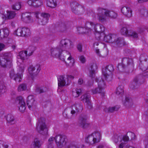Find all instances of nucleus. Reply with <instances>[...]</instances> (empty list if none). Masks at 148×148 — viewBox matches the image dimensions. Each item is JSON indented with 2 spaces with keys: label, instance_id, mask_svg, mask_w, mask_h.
Wrapping results in <instances>:
<instances>
[{
  "label": "nucleus",
  "instance_id": "nucleus-1",
  "mask_svg": "<svg viewBox=\"0 0 148 148\" xmlns=\"http://www.w3.org/2000/svg\"><path fill=\"white\" fill-rule=\"evenodd\" d=\"M99 27L100 30L97 31L95 34L96 39L101 41H104L106 42H110L115 44L116 47H121L124 45V39L123 38L118 37L115 34H110L105 36L103 32L105 29L103 26L100 25L97 26Z\"/></svg>",
  "mask_w": 148,
  "mask_h": 148
},
{
  "label": "nucleus",
  "instance_id": "nucleus-2",
  "mask_svg": "<svg viewBox=\"0 0 148 148\" xmlns=\"http://www.w3.org/2000/svg\"><path fill=\"white\" fill-rule=\"evenodd\" d=\"M50 52L52 56L58 58L62 61H65L66 65L71 67L74 65L75 61L70 52L62 49L58 46L56 48L50 49Z\"/></svg>",
  "mask_w": 148,
  "mask_h": 148
},
{
  "label": "nucleus",
  "instance_id": "nucleus-3",
  "mask_svg": "<svg viewBox=\"0 0 148 148\" xmlns=\"http://www.w3.org/2000/svg\"><path fill=\"white\" fill-rule=\"evenodd\" d=\"M98 13L97 14V18L101 22L106 21V17L115 18L117 16V14L112 11L99 8L98 9Z\"/></svg>",
  "mask_w": 148,
  "mask_h": 148
},
{
  "label": "nucleus",
  "instance_id": "nucleus-4",
  "mask_svg": "<svg viewBox=\"0 0 148 148\" xmlns=\"http://www.w3.org/2000/svg\"><path fill=\"white\" fill-rule=\"evenodd\" d=\"M36 130L39 133L45 137L49 136V129L43 118H41L39 119L36 124Z\"/></svg>",
  "mask_w": 148,
  "mask_h": 148
},
{
  "label": "nucleus",
  "instance_id": "nucleus-5",
  "mask_svg": "<svg viewBox=\"0 0 148 148\" xmlns=\"http://www.w3.org/2000/svg\"><path fill=\"white\" fill-rule=\"evenodd\" d=\"M54 140L57 146L60 148L62 147L66 143L65 136L62 135H58L55 137H51L48 139V144L53 145Z\"/></svg>",
  "mask_w": 148,
  "mask_h": 148
},
{
  "label": "nucleus",
  "instance_id": "nucleus-6",
  "mask_svg": "<svg viewBox=\"0 0 148 148\" xmlns=\"http://www.w3.org/2000/svg\"><path fill=\"white\" fill-rule=\"evenodd\" d=\"M25 67V65L21 64L18 69V72L16 74H15L13 71H11L10 74V78L16 82H21Z\"/></svg>",
  "mask_w": 148,
  "mask_h": 148
},
{
  "label": "nucleus",
  "instance_id": "nucleus-7",
  "mask_svg": "<svg viewBox=\"0 0 148 148\" xmlns=\"http://www.w3.org/2000/svg\"><path fill=\"white\" fill-rule=\"evenodd\" d=\"M101 134L98 132H95L89 135L86 139V142L91 145L99 142L101 139Z\"/></svg>",
  "mask_w": 148,
  "mask_h": 148
},
{
  "label": "nucleus",
  "instance_id": "nucleus-8",
  "mask_svg": "<svg viewBox=\"0 0 148 148\" xmlns=\"http://www.w3.org/2000/svg\"><path fill=\"white\" fill-rule=\"evenodd\" d=\"M114 70L113 66L112 64L109 65L103 68L102 74L106 80L109 81L112 80V73Z\"/></svg>",
  "mask_w": 148,
  "mask_h": 148
},
{
  "label": "nucleus",
  "instance_id": "nucleus-9",
  "mask_svg": "<svg viewBox=\"0 0 148 148\" xmlns=\"http://www.w3.org/2000/svg\"><path fill=\"white\" fill-rule=\"evenodd\" d=\"M86 28L79 27L77 28V30L80 34L88 33L91 31V28H93L96 32L97 28L95 24L91 22H87L86 23Z\"/></svg>",
  "mask_w": 148,
  "mask_h": 148
},
{
  "label": "nucleus",
  "instance_id": "nucleus-10",
  "mask_svg": "<svg viewBox=\"0 0 148 148\" xmlns=\"http://www.w3.org/2000/svg\"><path fill=\"white\" fill-rule=\"evenodd\" d=\"M96 81L98 83V87L92 89V92L94 94L100 93L101 95L103 96L104 93L103 92H102L103 88V86L105 84L104 80L101 77H99L96 78Z\"/></svg>",
  "mask_w": 148,
  "mask_h": 148
},
{
  "label": "nucleus",
  "instance_id": "nucleus-11",
  "mask_svg": "<svg viewBox=\"0 0 148 148\" xmlns=\"http://www.w3.org/2000/svg\"><path fill=\"white\" fill-rule=\"evenodd\" d=\"M27 51H22L19 53L18 57L22 60L27 59V56L32 55L34 51V48L33 47L30 46L27 49Z\"/></svg>",
  "mask_w": 148,
  "mask_h": 148
},
{
  "label": "nucleus",
  "instance_id": "nucleus-12",
  "mask_svg": "<svg viewBox=\"0 0 148 148\" xmlns=\"http://www.w3.org/2000/svg\"><path fill=\"white\" fill-rule=\"evenodd\" d=\"M128 26L127 25H123L122 27L121 30V34L122 35L126 36H130L133 38H137L138 36V34L135 32H133L129 33L128 32Z\"/></svg>",
  "mask_w": 148,
  "mask_h": 148
},
{
  "label": "nucleus",
  "instance_id": "nucleus-13",
  "mask_svg": "<svg viewBox=\"0 0 148 148\" xmlns=\"http://www.w3.org/2000/svg\"><path fill=\"white\" fill-rule=\"evenodd\" d=\"M40 70V65L36 64L35 66L31 65L28 69V71L32 78L36 76L39 73Z\"/></svg>",
  "mask_w": 148,
  "mask_h": 148
},
{
  "label": "nucleus",
  "instance_id": "nucleus-14",
  "mask_svg": "<svg viewBox=\"0 0 148 148\" xmlns=\"http://www.w3.org/2000/svg\"><path fill=\"white\" fill-rule=\"evenodd\" d=\"M15 101L20 111L23 112L25 109V103L23 97L21 96L17 97Z\"/></svg>",
  "mask_w": 148,
  "mask_h": 148
},
{
  "label": "nucleus",
  "instance_id": "nucleus-15",
  "mask_svg": "<svg viewBox=\"0 0 148 148\" xmlns=\"http://www.w3.org/2000/svg\"><path fill=\"white\" fill-rule=\"evenodd\" d=\"M71 113L72 115L75 114L76 112L82 111L83 109V106L81 103H77L74 104L71 108Z\"/></svg>",
  "mask_w": 148,
  "mask_h": 148
},
{
  "label": "nucleus",
  "instance_id": "nucleus-16",
  "mask_svg": "<svg viewBox=\"0 0 148 148\" xmlns=\"http://www.w3.org/2000/svg\"><path fill=\"white\" fill-rule=\"evenodd\" d=\"M112 139L115 143H117L118 142H121L122 140L124 142H127L129 140V138L126 135L122 136L120 135H115L113 137Z\"/></svg>",
  "mask_w": 148,
  "mask_h": 148
},
{
  "label": "nucleus",
  "instance_id": "nucleus-17",
  "mask_svg": "<svg viewBox=\"0 0 148 148\" xmlns=\"http://www.w3.org/2000/svg\"><path fill=\"white\" fill-rule=\"evenodd\" d=\"M90 94L88 93L85 94L81 97V100L84 102L88 108H90L91 106L90 101Z\"/></svg>",
  "mask_w": 148,
  "mask_h": 148
},
{
  "label": "nucleus",
  "instance_id": "nucleus-18",
  "mask_svg": "<svg viewBox=\"0 0 148 148\" xmlns=\"http://www.w3.org/2000/svg\"><path fill=\"white\" fill-rule=\"evenodd\" d=\"M43 0H28L27 3L30 6L38 8L43 5Z\"/></svg>",
  "mask_w": 148,
  "mask_h": 148
},
{
  "label": "nucleus",
  "instance_id": "nucleus-19",
  "mask_svg": "<svg viewBox=\"0 0 148 148\" xmlns=\"http://www.w3.org/2000/svg\"><path fill=\"white\" fill-rule=\"evenodd\" d=\"M123 103L126 108H130L132 107L134 104L133 100L131 98L126 97L125 99L123 101Z\"/></svg>",
  "mask_w": 148,
  "mask_h": 148
},
{
  "label": "nucleus",
  "instance_id": "nucleus-20",
  "mask_svg": "<svg viewBox=\"0 0 148 148\" xmlns=\"http://www.w3.org/2000/svg\"><path fill=\"white\" fill-rule=\"evenodd\" d=\"M72 43V42L70 40L67 39H63L61 40L58 46L63 50H65L69 44L71 45Z\"/></svg>",
  "mask_w": 148,
  "mask_h": 148
},
{
  "label": "nucleus",
  "instance_id": "nucleus-21",
  "mask_svg": "<svg viewBox=\"0 0 148 148\" xmlns=\"http://www.w3.org/2000/svg\"><path fill=\"white\" fill-rule=\"evenodd\" d=\"M27 102L28 108L30 110H32L35 108V105L34 104L35 100L33 96L31 95L28 96L27 98Z\"/></svg>",
  "mask_w": 148,
  "mask_h": 148
},
{
  "label": "nucleus",
  "instance_id": "nucleus-22",
  "mask_svg": "<svg viewBox=\"0 0 148 148\" xmlns=\"http://www.w3.org/2000/svg\"><path fill=\"white\" fill-rule=\"evenodd\" d=\"M121 11L123 14L127 17L130 18L132 16V11L130 7H124L121 9Z\"/></svg>",
  "mask_w": 148,
  "mask_h": 148
},
{
  "label": "nucleus",
  "instance_id": "nucleus-23",
  "mask_svg": "<svg viewBox=\"0 0 148 148\" xmlns=\"http://www.w3.org/2000/svg\"><path fill=\"white\" fill-rule=\"evenodd\" d=\"M42 144L41 140L38 138H35L32 144V148H40Z\"/></svg>",
  "mask_w": 148,
  "mask_h": 148
},
{
  "label": "nucleus",
  "instance_id": "nucleus-24",
  "mask_svg": "<svg viewBox=\"0 0 148 148\" xmlns=\"http://www.w3.org/2000/svg\"><path fill=\"white\" fill-rule=\"evenodd\" d=\"M71 5L72 12L75 14H78V11L80 9H82V6L76 2L71 3Z\"/></svg>",
  "mask_w": 148,
  "mask_h": 148
},
{
  "label": "nucleus",
  "instance_id": "nucleus-25",
  "mask_svg": "<svg viewBox=\"0 0 148 148\" xmlns=\"http://www.w3.org/2000/svg\"><path fill=\"white\" fill-rule=\"evenodd\" d=\"M87 118L86 116L81 115L80 116L79 121V126L82 127H84L87 124Z\"/></svg>",
  "mask_w": 148,
  "mask_h": 148
},
{
  "label": "nucleus",
  "instance_id": "nucleus-26",
  "mask_svg": "<svg viewBox=\"0 0 148 148\" xmlns=\"http://www.w3.org/2000/svg\"><path fill=\"white\" fill-rule=\"evenodd\" d=\"M58 79V86L59 87H62L65 85L67 82L66 77L62 75L60 76Z\"/></svg>",
  "mask_w": 148,
  "mask_h": 148
},
{
  "label": "nucleus",
  "instance_id": "nucleus-27",
  "mask_svg": "<svg viewBox=\"0 0 148 148\" xmlns=\"http://www.w3.org/2000/svg\"><path fill=\"white\" fill-rule=\"evenodd\" d=\"M21 18L23 20L25 23H28L32 21L31 16L28 15L27 13L23 14Z\"/></svg>",
  "mask_w": 148,
  "mask_h": 148
},
{
  "label": "nucleus",
  "instance_id": "nucleus-28",
  "mask_svg": "<svg viewBox=\"0 0 148 148\" xmlns=\"http://www.w3.org/2000/svg\"><path fill=\"white\" fill-rule=\"evenodd\" d=\"M11 64L10 61H8L4 57L0 59V65L3 67H6L9 65H10Z\"/></svg>",
  "mask_w": 148,
  "mask_h": 148
},
{
  "label": "nucleus",
  "instance_id": "nucleus-29",
  "mask_svg": "<svg viewBox=\"0 0 148 148\" xmlns=\"http://www.w3.org/2000/svg\"><path fill=\"white\" fill-rule=\"evenodd\" d=\"M120 108L119 106H116L114 107H110L104 109L105 112H112L114 111H117Z\"/></svg>",
  "mask_w": 148,
  "mask_h": 148
},
{
  "label": "nucleus",
  "instance_id": "nucleus-30",
  "mask_svg": "<svg viewBox=\"0 0 148 148\" xmlns=\"http://www.w3.org/2000/svg\"><path fill=\"white\" fill-rule=\"evenodd\" d=\"M6 119L7 123L10 125L13 124L15 123L14 118V116L11 114H8L6 117Z\"/></svg>",
  "mask_w": 148,
  "mask_h": 148
},
{
  "label": "nucleus",
  "instance_id": "nucleus-31",
  "mask_svg": "<svg viewBox=\"0 0 148 148\" xmlns=\"http://www.w3.org/2000/svg\"><path fill=\"white\" fill-rule=\"evenodd\" d=\"M47 5L51 8H54L57 5L56 0H48L47 1Z\"/></svg>",
  "mask_w": 148,
  "mask_h": 148
},
{
  "label": "nucleus",
  "instance_id": "nucleus-32",
  "mask_svg": "<svg viewBox=\"0 0 148 148\" xmlns=\"http://www.w3.org/2000/svg\"><path fill=\"white\" fill-rule=\"evenodd\" d=\"M144 82V80L140 79L138 77H136L134 79V86L140 85Z\"/></svg>",
  "mask_w": 148,
  "mask_h": 148
},
{
  "label": "nucleus",
  "instance_id": "nucleus-33",
  "mask_svg": "<svg viewBox=\"0 0 148 148\" xmlns=\"http://www.w3.org/2000/svg\"><path fill=\"white\" fill-rule=\"evenodd\" d=\"M22 36L25 37L29 35L30 34V30L26 27H22Z\"/></svg>",
  "mask_w": 148,
  "mask_h": 148
},
{
  "label": "nucleus",
  "instance_id": "nucleus-34",
  "mask_svg": "<svg viewBox=\"0 0 148 148\" xmlns=\"http://www.w3.org/2000/svg\"><path fill=\"white\" fill-rule=\"evenodd\" d=\"M3 55V57L5 58L8 61H10V62L11 63L13 57L12 54L11 52H8L4 53Z\"/></svg>",
  "mask_w": 148,
  "mask_h": 148
},
{
  "label": "nucleus",
  "instance_id": "nucleus-35",
  "mask_svg": "<svg viewBox=\"0 0 148 148\" xmlns=\"http://www.w3.org/2000/svg\"><path fill=\"white\" fill-rule=\"evenodd\" d=\"M94 67H96V65L93 64L91 65L90 68H89L90 75L91 77H94L95 75Z\"/></svg>",
  "mask_w": 148,
  "mask_h": 148
},
{
  "label": "nucleus",
  "instance_id": "nucleus-36",
  "mask_svg": "<svg viewBox=\"0 0 148 148\" xmlns=\"http://www.w3.org/2000/svg\"><path fill=\"white\" fill-rule=\"evenodd\" d=\"M82 90L80 88H76L73 91V96L75 97H78L81 93Z\"/></svg>",
  "mask_w": 148,
  "mask_h": 148
},
{
  "label": "nucleus",
  "instance_id": "nucleus-37",
  "mask_svg": "<svg viewBox=\"0 0 148 148\" xmlns=\"http://www.w3.org/2000/svg\"><path fill=\"white\" fill-rule=\"evenodd\" d=\"M7 16L8 19H11L13 18L15 16L16 14L13 11H7Z\"/></svg>",
  "mask_w": 148,
  "mask_h": 148
},
{
  "label": "nucleus",
  "instance_id": "nucleus-38",
  "mask_svg": "<svg viewBox=\"0 0 148 148\" xmlns=\"http://www.w3.org/2000/svg\"><path fill=\"white\" fill-rule=\"evenodd\" d=\"M132 60L127 58H123L122 60V63L124 65H127L129 64L132 62Z\"/></svg>",
  "mask_w": 148,
  "mask_h": 148
},
{
  "label": "nucleus",
  "instance_id": "nucleus-39",
  "mask_svg": "<svg viewBox=\"0 0 148 148\" xmlns=\"http://www.w3.org/2000/svg\"><path fill=\"white\" fill-rule=\"evenodd\" d=\"M123 93V86H119L116 89V94L118 95H122Z\"/></svg>",
  "mask_w": 148,
  "mask_h": 148
},
{
  "label": "nucleus",
  "instance_id": "nucleus-40",
  "mask_svg": "<svg viewBox=\"0 0 148 148\" xmlns=\"http://www.w3.org/2000/svg\"><path fill=\"white\" fill-rule=\"evenodd\" d=\"M21 7V4L20 2L15 3L12 6V8L13 10H18Z\"/></svg>",
  "mask_w": 148,
  "mask_h": 148
},
{
  "label": "nucleus",
  "instance_id": "nucleus-41",
  "mask_svg": "<svg viewBox=\"0 0 148 148\" xmlns=\"http://www.w3.org/2000/svg\"><path fill=\"white\" fill-rule=\"evenodd\" d=\"M22 28H18L14 31V34L18 36H22Z\"/></svg>",
  "mask_w": 148,
  "mask_h": 148
},
{
  "label": "nucleus",
  "instance_id": "nucleus-42",
  "mask_svg": "<svg viewBox=\"0 0 148 148\" xmlns=\"http://www.w3.org/2000/svg\"><path fill=\"white\" fill-rule=\"evenodd\" d=\"M26 85L25 84H21L18 87V90L19 91L24 90L26 89Z\"/></svg>",
  "mask_w": 148,
  "mask_h": 148
},
{
  "label": "nucleus",
  "instance_id": "nucleus-43",
  "mask_svg": "<svg viewBox=\"0 0 148 148\" xmlns=\"http://www.w3.org/2000/svg\"><path fill=\"white\" fill-rule=\"evenodd\" d=\"M48 19L47 18H42L41 19L38 20L39 23L40 25H45L48 21Z\"/></svg>",
  "mask_w": 148,
  "mask_h": 148
},
{
  "label": "nucleus",
  "instance_id": "nucleus-44",
  "mask_svg": "<svg viewBox=\"0 0 148 148\" xmlns=\"http://www.w3.org/2000/svg\"><path fill=\"white\" fill-rule=\"evenodd\" d=\"M36 92L38 93H42L45 92L46 91V90L45 88L43 89L42 88H37L36 89Z\"/></svg>",
  "mask_w": 148,
  "mask_h": 148
},
{
  "label": "nucleus",
  "instance_id": "nucleus-45",
  "mask_svg": "<svg viewBox=\"0 0 148 148\" xmlns=\"http://www.w3.org/2000/svg\"><path fill=\"white\" fill-rule=\"evenodd\" d=\"M69 148H80V146L78 143H74L71 145Z\"/></svg>",
  "mask_w": 148,
  "mask_h": 148
},
{
  "label": "nucleus",
  "instance_id": "nucleus-46",
  "mask_svg": "<svg viewBox=\"0 0 148 148\" xmlns=\"http://www.w3.org/2000/svg\"><path fill=\"white\" fill-rule=\"evenodd\" d=\"M5 37H7L9 35V31L8 29L5 28L2 29Z\"/></svg>",
  "mask_w": 148,
  "mask_h": 148
},
{
  "label": "nucleus",
  "instance_id": "nucleus-47",
  "mask_svg": "<svg viewBox=\"0 0 148 148\" xmlns=\"http://www.w3.org/2000/svg\"><path fill=\"white\" fill-rule=\"evenodd\" d=\"M41 16L42 18H47L49 19V18L50 17L49 14L48 13H42L41 14Z\"/></svg>",
  "mask_w": 148,
  "mask_h": 148
},
{
  "label": "nucleus",
  "instance_id": "nucleus-48",
  "mask_svg": "<svg viewBox=\"0 0 148 148\" xmlns=\"http://www.w3.org/2000/svg\"><path fill=\"white\" fill-rule=\"evenodd\" d=\"M140 12L145 16H147L148 15V12L146 10L142 9L141 10Z\"/></svg>",
  "mask_w": 148,
  "mask_h": 148
},
{
  "label": "nucleus",
  "instance_id": "nucleus-49",
  "mask_svg": "<svg viewBox=\"0 0 148 148\" xmlns=\"http://www.w3.org/2000/svg\"><path fill=\"white\" fill-rule=\"evenodd\" d=\"M79 60L82 63H84L86 61V59L85 57L83 56H81L79 57Z\"/></svg>",
  "mask_w": 148,
  "mask_h": 148
},
{
  "label": "nucleus",
  "instance_id": "nucleus-50",
  "mask_svg": "<svg viewBox=\"0 0 148 148\" xmlns=\"http://www.w3.org/2000/svg\"><path fill=\"white\" fill-rule=\"evenodd\" d=\"M66 78L67 80V84H68V81L73 79L74 78V77L71 75H67Z\"/></svg>",
  "mask_w": 148,
  "mask_h": 148
},
{
  "label": "nucleus",
  "instance_id": "nucleus-51",
  "mask_svg": "<svg viewBox=\"0 0 148 148\" xmlns=\"http://www.w3.org/2000/svg\"><path fill=\"white\" fill-rule=\"evenodd\" d=\"M128 134L131 136V139L132 140L135 139V135L134 133L132 132H130L128 133Z\"/></svg>",
  "mask_w": 148,
  "mask_h": 148
},
{
  "label": "nucleus",
  "instance_id": "nucleus-52",
  "mask_svg": "<svg viewBox=\"0 0 148 148\" xmlns=\"http://www.w3.org/2000/svg\"><path fill=\"white\" fill-rule=\"evenodd\" d=\"M5 36L2 29L0 30V40L5 38Z\"/></svg>",
  "mask_w": 148,
  "mask_h": 148
},
{
  "label": "nucleus",
  "instance_id": "nucleus-53",
  "mask_svg": "<svg viewBox=\"0 0 148 148\" xmlns=\"http://www.w3.org/2000/svg\"><path fill=\"white\" fill-rule=\"evenodd\" d=\"M121 142V143L119 145V148H123L125 144V142H124L123 140H122Z\"/></svg>",
  "mask_w": 148,
  "mask_h": 148
},
{
  "label": "nucleus",
  "instance_id": "nucleus-54",
  "mask_svg": "<svg viewBox=\"0 0 148 148\" xmlns=\"http://www.w3.org/2000/svg\"><path fill=\"white\" fill-rule=\"evenodd\" d=\"M63 115L67 119H71L72 117V116L68 115L65 112H64L63 113Z\"/></svg>",
  "mask_w": 148,
  "mask_h": 148
},
{
  "label": "nucleus",
  "instance_id": "nucleus-55",
  "mask_svg": "<svg viewBox=\"0 0 148 148\" xmlns=\"http://www.w3.org/2000/svg\"><path fill=\"white\" fill-rule=\"evenodd\" d=\"M84 82L83 79L82 78H79L78 81V84L79 85H82L84 83Z\"/></svg>",
  "mask_w": 148,
  "mask_h": 148
},
{
  "label": "nucleus",
  "instance_id": "nucleus-56",
  "mask_svg": "<svg viewBox=\"0 0 148 148\" xmlns=\"http://www.w3.org/2000/svg\"><path fill=\"white\" fill-rule=\"evenodd\" d=\"M16 134V132L13 130H12L10 132V135L11 136H14Z\"/></svg>",
  "mask_w": 148,
  "mask_h": 148
},
{
  "label": "nucleus",
  "instance_id": "nucleus-57",
  "mask_svg": "<svg viewBox=\"0 0 148 148\" xmlns=\"http://www.w3.org/2000/svg\"><path fill=\"white\" fill-rule=\"evenodd\" d=\"M5 47V45L3 44L0 43V51H1L4 49Z\"/></svg>",
  "mask_w": 148,
  "mask_h": 148
},
{
  "label": "nucleus",
  "instance_id": "nucleus-58",
  "mask_svg": "<svg viewBox=\"0 0 148 148\" xmlns=\"http://www.w3.org/2000/svg\"><path fill=\"white\" fill-rule=\"evenodd\" d=\"M77 48L80 51H81L82 50V46L80 45H79L77 46Z\"/></svg>",
  "mask_w": 148,
  "mask_h": 148
},
{
  "label": "nucleus",
  "instance_id": "nucleus-59",
  "mask_svg": "<svg viewBox=\"0 0 148 148\" xmlns=\"http://www.w3.org/2000/svg\"><path fill=\"white\" fill-rule=\"evenodd\" d=\"M104 147V145L102 144H100L97 147V148H103Z\"/></svg>",
  "mask_w": 148,
  "mask_h": 148
},
{
  "label": "nucleus",
  "instance_id": "nucleus-60",
  "mask_svg": "<svg viewBox=\"0 0 148 148\" xmlns=\"http://www.w3.org/2000/svg\"><path fill=\"white\" fill-rule=\"evenodd\" d=\"M138 3H141L147 1V0H137Z\"/></svg>",
  "mask_w": 148,
  "mask_h": 148
},
{
  "label": "nucleus",
  "instance_id": "nucleus-61",
  "mask_svg": "<svg viewBox=\"0 0 148 148\" xmlns=\"http://www.w3.org/2000/svg\"><path fill=\"white\" fill-rule=\"evenodd\" d=\"M47 148H53V145L48 144L47 145Z\"/></svg>",
  "mask_w": 148,
  "mask_h": 148
},
{
  "label": "nucleus",
  "instance_id": "nucleus-62",
  "mask_svg": "<svg viewBox=\"0 0 148 148\" xmlns=\"http://www.w3.org/2000/svg\"><path fill=\"white\" fill-rule=\"evenodd\" d=\"M39 14V13L38 12H35V16L37 18H38V15Z\"/></svg>",
  "mask_w": 148,
  "mask_h": 148
},
{
  "label": "nucleus",
  "instance_id": "nucleus-63",
  "mask_svg": "<svg viewBox=\"0 0 148 148\" xmlns=\"http://www.w3.org/2000/svg\"><path fill=\"white\" fill-rule=\"evenodd\" d=\"M122 67L123 68V66H122L121 65L119 64L118 65L117 67L118 68V69L119 70L120 68Z\"/></svg>",
  "mask_w": 148,
  "mask_h": 148
},
{
  "label": "nucleus",
  "instance_id": "nucleus-64",
  "mask_svg": "<svg viewBox=\"0 0 148 148\" xmlns=\"http://www.w3.org/2000/svg\"><path fill=\"white\" fill-rule=\"evenodd\" d=\"M95 52L97 54H99V49H96L95 50Z\"/></svg>",
  "mask_w": 148,
  "mask_h": 148
}]
</instances>
